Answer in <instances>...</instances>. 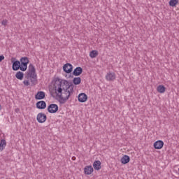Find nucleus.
<instances>
[{
	"label": "nucleus",
	"mask_w": 179,
	"mask_h": 179,
	"mask_svg": "<svg viewBox=\"0 0 179 179\" xmlns=\"http://www.w3.org/2000/svg\"><path fill=\"white\" fill-rule=\"evenodd\" d=\"M55 92L59 97V103L65 104L69 97L73 94V84L66 80H61L59 78H56L54 80Z\"/></svg>",
	"instance_id": "1"
},
{
	"label": "nucleus",
	"mask_w": 179,
	"mask_h": 179,
	"mask_svg": "<svg viewBox=\"0 0 179 179\" xmlns=\"http://www.w3.org/2000/svg\"><path fill=\"white\" fill-rule=\"evenodd\" d=\"M20 71L22 72H25V71H27V65L30 61L29 60V57H21L20 59Z\"/></svg>",
	"instance_id": "2"
},
{
	"label": "nucleus",
	"mask_w": 179,
	"mask_h": 179,
	"mask_svg": "<svg viewBox=\"0 0 179 179\" xmlns=\"http://www.w3.org/2000/svg\"><path fill=\"white\" fill-rule=\"evenodd\" d=\"M11 63L13 64V71H19V69L20 70V61L16 60V58L15 57H12Z\"/></svg>",
	"instance_id": "3"
},
{
	"label": "nucleus",
	"mask_w": 179,
	"mask_h": 179,
	"mask_svg": "<svg viewBox=\"0 0 179 179\" xmlns=\"http://www.w3.org/2000/svg\"><path fill=\"white\" fill-rule=\"evenodd\" d=\"M59 110L58 105L55 103H51L48 106V111L50 114H55Z\"/></svg>",
	"instance_id": "4"
},
{
	"label": "nucleus",
	"mask_w": 179,
	"mask_h": 179,
	"mask_svg": "<svg viewBox=\"0 0 179 179\" xmlns=\"http://www.w3.org/2000/svg\"><path fill=\"white\" fill-rule=\"evenodd\" d=\"M36 120L39 124H43L47 121V115L43 113H39L37 115Z\"/></svg>",
	"instance_id": "5"
},
{
	"label": "nucleus",
	"mask_w": 179,
	"mask_h": 179,
	"mask_svg": "<svg viewBox=\"0 0 179 179\" xmlns=\"http://www.w3.org/2000/svg\"><path fill=\"white\" fill-rule=\"evenodd\" d=\"M63 71L66 73H72L73 66L70 63H66L63 66Z\"/></svg>",
	"instance_id": "6"
},
{
	"label": "nucleus",
	"mask_w": 179,
	"mask_h": 179,
	"mask_svg": "<svg viewBox=\"0 0 179 179\" xmlns=\"http://www.w3.org/2000/svg\"><path fill=\"white\" fill-rule=\"evenodd\" d=\"M117 76H115V73L114 72H108L106 76V79L108 82H114Z\"/></svg>",
	"instance_id": "7"
},
{
	"label": "nucleus",
	"mask_w": 179,
	"mask_h": 179,
	"mask_svg": "<svg viewBox=\"0 0 179 179\" xmlns=\"http://www.w3.org/2000/svg\"><path fill=\"white\" fill-rule=\"evenodd\" d=\"M80 103H86L87 101V95L85 93H80L78 96Z\"/></svg>",
	"instance_id": "8"
},
{
	"label": "nucleus",
	"mask_w": 179,
	"mask_h": 179,
	"mask_svg": "<svg viewBox=\"0 0 179 179\" xmlns=\"http://www.w3.org/2000/svg\"><path fill=\"white\" fill-rule=\"evenodd\" d=\"M38 110H44L47 107V103L44 101H39L36 104Z\"/></svg>",
	"instance_id": "9"
},
{
	"label": "nucleus",
	"mask_w": 179,
	"mask_h": 179,
	"mask_svg": "<svg viewBox=\"0 0 179 179\" xmlns=\"http://www.w3.org/2000/svg\"><path fill=\"white\" fill-rule=\"evenodd\" d=\"M153 146L155 149H162L164 146V142L162 140H158L154 143Z\"/></svg>",
	"instance_id": "10"
},
{
	"label": "nucleus",
	"mask_w": 179,
	"mask_h": 179,
	"mask_svg": "<svg viewBox=\"0 0 179 179\" xmlns=\"http://www.w3.org/2000/svg\"><path fill=\"white\" fill-rule=\"evenodd\" d=\"M83 73V69H82V67L80 66H78L73 70V75L74 76H80V75H82Z\"/></svg>",
	"instance_id": "11"
},
{
	"label": "nucleus",
	"mask_w": 179,
	"mask_h": 179,
	"mask_svg": "<svg viewBox=\"0 0 179 179\" xmlns=\"http://www.w3.org/2000/svg\"><path fill=\"white\" fill-rule=\"evenodd\" d=\"M36 100H43V99H45V92L43 91H39L36 93L35 95Z\"/></svg>",
	"instance_id": "12"
},
{
	"label": "nucleus",
	"mask_w": 179,
	"mask_h": 179,
	"mask_svg": "<svg viewBox=\"0 0 179 179\" xmlns=\"http://www.w3.org/2000/svg\"><path fill=\"white\" fill-rule=\"evenodd\" d=\"M93 171H94V170L93 169V166H92L91 165L86 166L84 168V173L85 174H86V176H90V174H92Z\"/></svg>",
	"instance_id": "13"
},
{
	"label": "nucleus",
	"mask_w": 179,
	"mask_h": 179,
	"mask_svg": "<svg viewBox=\"0 0 179 179\" xmlns=\"http://www.w3.org/2000/svg\"><path fill=\"white\" fill-rule=\"evenodd\" d=\"M30 78V82L31 83V86H36L37 85V74H34L31 76H28Z\"/></svg>",
	"instance_id": "14"
},
{
	"label": "nucleus",
	"mask_w": 179,
	"mask_h": 179,
	"mask_svg": "<svg viewBox=\"0 0 179 179\" xmlns=\"http://www.w3.org/2000/svg\"><path fill=\"white\" fill-rule=\"evenodd\" d=\"M31 75H36V68L33 65V64H30L29 66V69H28V76H31Z\"/></svg>",
	"instance_id": "15"
},
{
	"label": "nucleus",
	"mask_w": 179,
	"mask_h": 179,
	"mask_svg": "<svg viewBox=\"0 0 179 179\" xmlns=\"http://www.w3.org/2000/svg\"><path fill=\"white\" fill-rule=\"evenodd\" d=\"M131 158H129V156L128 155H124L121 158V163L122 164H128V162H130Z\"/></svg>",
	"instance_id": "16"
},
{
	"label": "nucleus",
	"mask_w": 179,
	"mask_h": 179,
	"mask_svg": "<svg viewBox=\"0 0 179 179\" xmlns=\"http://www.w3.org/2000/svg\"><path fill=\"white\" fill-rule=\"evenodd\" d=\"M93 167L94 170H100L101 169V162L99 160L95 161L93 164Z\"/></svg>",
	"instance_id": "17"
},
{
	"label": "nucleus",
	"mask_w": 179,
	"mask_h": 179,
	"mask_svg": "<svg viewBox=\"0 0 179 179\" xmlns=\"http://www.w3.org/2000/svg\"><path fill=\"white\" fill-rule=\"evenodd\" d=\"M5 148H6V140L1 139L0 141V152H2Z\"/></svg>",
	"instance_id": "18"
},
{
	"label": "nucleus",
	"mask_w": 179,
	"mask_h": 179,
	"mask_svg": "<svg viewBox=\"0 0 179 179\" xmlns=\"http://www.w3.org/2000/svg\"><path fill=\"white\" fill-rule=\"evenodd\" d=\"M15 78L18 79L19 80H23V78H24V73L22 71H18L15 74Z\"/></svg>",
	"instance_id": "19"
},
{
	"label": "nucleus",
	"mask_w": 179,
	"mask_h": 179,
	"mask_svg": "<svg viewBox=\"0 0 179 179\" xmlns=\"http://www.w3.org/2000/svg\"><path fill=\"white\" fill-rule=\"evenodd\" d=\"M73 83L76 85H80L82 83V78L80 77H75L73 79Z\"/></svg>",
	"instance_id": "20"
},
{
	"label": "nucleus",
	"mask_w": 179,
	"mask_h": 179,
	"mask_svg": "<svg viewBox=\"0 0 179 179\" xmlns=\"http://www.w3.org/2000/svg\"><path fill=\"white\" fill-rule=\"evenodd\" d=\"M157 92H158V93H164V92H166V87H164V85H160L157 87Z\"/></svg>",
	"instance_id": "21"
},
{
	"label": "nucleus",
	"mask_w": 179,
	"mask_h": 179,
	"mask_svg": "<svg viewBox=\"0 0 179 179\" xmlns=\"http://www.w3.org/2000/svg\"><path fill=\"white\" fill-rule=\"evenodd\" d=\"M97 55H99V51H97V50H92L90 53V57L91 58H96V57H97Z\"/></svg>",
	"instance_id": "22"
},
{
	"label": "nucleus",
	"mask_w": 179,
	"mask_h": 179,
	"mask_svg": "<svg viewBox=\"0 0 179 179\" xmlns=\"http://www.w3.org/2000/svg\"><path fill=\"white\" fill-rule=\"evenodd\" d=\"M178 3V0H170L169 6L174 7Z\"/></svg>",
	"instance_id": "23"
},
{
	"label": "nucleus",
	"mask_w": 179,
	"mask_h": 179,
	"mask_svg": "<svg viewBox=\"0 0 179 179\" xmlns=\"http://www.w3.org/2000/svg\"><path fill=\"white\" fill-rule=\"evenodd\" d=\"M23 83H24V86H29L30 85V83L29 82V80H24Z\"/></svg>",
	"instance_id": "24"
},
{
	"label": "nucleus",
	"mask_w": 179,
	"mask_h": 179,
	"mask_svg": "<svg viewBox=\"0 0 179 179\" xmlns=\"http://www.w3.org/2000/svg\"><path fill=\"white\" fill-rule=\"evenodd\" d=\"M1 24H2L3 26H6V24H8V20H3L1 22Z\"/></svg>",
	"instance_id": "25"
},
{
	"label": "nucleus",
	"mask_w": 179,
	"mask_h": 179,
	"mask_svg": "<svg viewBox=\"0 0 179 179\" xmlns=\"http://www.w3.org/2000/svg\"><path fill=\"white\" fill-rule=\"evenodd\" d=\"M5 59V56L4 55H0V62H2Z\"/></svg>",
	"instance_id": "26"
},
{
	"label": "nucleus",
	"mask_w": 179,
	"mask_h": 179,
	"mask_svg": "<svg viewBox=\"0 0 179 179\" xmlns=\"http://www.w3.org/2000/svg\"><path fill=\"white\" fill-rule=\"evenodd\" d=\"M72 160H76V157H72Z\"/></svg>",
	"instance_id": "27"
},
{
	"label": "nucleus",
	"mask_w": 179,
	"mask_h": 179,
	"mask_svg": "<svg viewBox=\"0 0 179 179\" xmlns=\"http://www.w3.org/2000/svg\"><path fill=\"white\" fill-rule=\"evenodd\" d=\"M2 110V106L0 104V111Z\"/></svg>",
	"instance_id": "28"
},
{
	"label": "nucleus",
	"mask_w": 179,
	"mask_h": 179,
	"mask_svg": "<svg viewBox=\"0 0 179 179\" xmlns=\"http://www.w3.org/2000/svg\"><path fill=\"white\" fill-rule=\"evenodd\" d=\"M70 78H73V76L70 75Z\"/></svg>",
	"instance_id": "29"
},
{
	"label": "nucleus",
	"mask_w": 179,
	"mask_h": 179,
	"mask_svg": "<svg viewBox=\"0 0 179 179\" xmlns=\"http://www.w3.org/2000/svg\"><path fill=\"white\" fill-rule=\"evenodd\" d=\"M178 174H179V168H178Z\"/></svg>",
	"instance_id": "30"
}]
</instances>
